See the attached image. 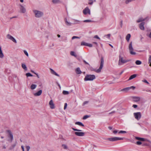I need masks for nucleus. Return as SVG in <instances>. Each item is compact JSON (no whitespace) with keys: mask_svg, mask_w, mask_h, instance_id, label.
I'll list each match as a JSON object with an SVG mask.
<instances>
[{"mask_svg":"<svg viewBox=\"0 0 151 151\" xmlns=\"http://www.w3.org/2000/svg\"><path fill=\"white\" fill-rule=\"evenodd\" d=\"M22 68L24 70H27V67L26 65L24 63H22Z\"/></svg>","mask_w":151,"mask_h":151,"instance_id":"c85d7f7f","label":"nucleus"},{"mask_svg":"<svg viewBox=\"0 0 151 151\" xmlns=\"http://www.w3.org/2000/svg\"><path fill=\"white\" fill-rule=\"evenodd\" d=\"M145 19H144L142 17H140L137 20V23H139L140 22L145 21Z\"/></svg>","mask_w":151,"mask_h":151,"instance_id":"412c9836","label":"nucleus"},{"mask_svg":"<svg viewBox=\"0 0 151 151\" xmlns=\"http://www.w3.org/2000/svg\"><path fill=\"white\" fill-rule=\"evenodd\" d=\"M115 112V111H112V112L109 113V114H112L114 113Z\"/></svg>","mask_w":151,"mask_h":151,"instance_id":"052dcab7","label":"nucleus"},{"mask_svg":"<svg viewBox=\"0 0 151 151\" xmlns=\"http://www.w3.org/2000/svg\"><path fill=\"white\" fill-rule=\"evenodd\" d=\"M42 91L41 90H39L36 93L33 94L35 96H40L42 93Z\"/></svg>","mask_w":151,"mask_h":151,"instance_id":"4468645a","label":"nucleus"},{"mask_svg":"<svg viewBox=\"0 0 151 151\" xmlns=\"http://www.w3.org/2000/svg\"><path fill=\"white\" fill-rule=\"evenodd\" d=\"M49 104L50 106V108L51 109H53L55 108L54 105L52 100L50 101Z\"/></svg>","mask_w":151,"mask_h":151,"instance_id":"dca6fc26","label":"nucleus"},{"mask_svg":"<svg viewBox=\"0 0 151 151\" xmlns=\"http://www.w3.org/2000/svg\"><path fill=\"white\" fill-rule=\"evenodd\" d=\"M4 57V54L3 53L1 49V47L0 46V58H2Z\"/></svg>","mask_w":151,"mask_h":151,"instance_id":"cd10ccee","label":"nucleus"},{"mask_svg":"<svg viewBox=\"0 0 151 151\" xmlns=\"http://www.w3.org/2000/svg\"><path fill=\"white\" fill-rule=\"evenodd\" d=\"M88 101H85L83 102V106L85 105L86 104L88 103Z\"/></svg>","mask_w":151,"mask_h":151,"instance_id":"3c124183","label":"nucleus"},{"mask_svg":"<svg viewBox=\"0 0 151 151\" xmlns=\"http://www.w3.org/2000/svg\"><path fill=\"white\" fill-rule=\"evenodd\" d=\"M73 20L74 21L73 23V24H79L81 22V21L78 20L73 19Z\"/></svg>","mask_w":151,"mask_h":151,"instance_id":"4be33fe9","label":"nucleus"},{"mask_svg":"<svg viewBox=\"0 0 151 151\" xmlns=\"http://www.w3.org/2000/svg\"><path fill=\"white\" fill-rule=\"evenodd\" d=\"M72 129L74 131H78V132H75V134L77 136L79 137H82L85 135V133L83 132H80L81 131V130L76 129L74 128H72Z\"/></svg>","mask_w":151,"mask_h":151,"instance_id":"20e7f679","label":"nucleus"},{"mask_svg":"<svg viewBox=\"0 0 151 151\" xmlns=\"http://www.w3.org/2000/svg\"><path fill=\"white\" fill-rule=\"evenodd\" d=\"M94 38H96V39H99V40H100V38L98 37V36L97 35H95L94 37Z\"/></svg>","mask_w":151,"mask_h":151,"instance_id":"603ef678","label":"nucleus"},{"mask_svg":"<svg viewBox=\"0 0 151 151\" xmlns=\"http://www.w3.org/2000/svg\"><path fill=\"white\" fill-rule=\"evenodd\" d=\"M6 37L7 38L12 40L15 43H17V42L16 39L10 34L7 35H6Z\"/></svg>","mask_w":151,"mask_h":151,"instance_id":"9b49d317","label":"nucleus"},{"mask_svg":"<svg viewBox=\"0 0 151 151\" xmlns=\"http://www.w3.org/2000/svg\"><path fill=\"white\" fill-rule=\"evenodd\" d=\"M67 104L66 103H65L64 104V109H65L67 108Z\"/></svg>","mask_w":151,"mask_h":151,"instance_id":"864d4df0","label":"nucleus"},{"mask_svg":"<svg viewBox=\"0 0 151 151\" xmlns=\"http://www.w3.org/2000/svg\"><path fill=\"white\" fill-rule=\"evenodd\" d=\"M141 137H135V139H136L137 140H140Z\"/></svg>","mask_w":151,"mask_h":151,"instance_id":"5fc2aeb1","label":"nucleus"},{"mask_svg":"<svg viewBox=\"0 0 151 151\" xmlns=\"http://www.w3.org/2000/svg\"><path fill=\"white\" fill-rule=\"evenodd\" d=\"M104 64V60L103 58V57H101V63H100V65L99 68L97 70L94 69L93 70L95 71L97 73H99L100 72L101 69H102Z\"/></svg>","mask_w":151,"mask_h":151,"instance_id":"39448f33","label":"nucleus"},{"mask_svg":"<svg viewBox=\"0 0 151 151\" xmlns=\"http://www.w3.org/2000/svg\"><path fill=\"white\" fill-rule=\"evenodd\" d=\"M126 133H127V132L126 131H122V130H121L119 132V134Z\"/></svg>","mask_w":151,"mask_h":151,"instance_id":"58836bf2","label":"nucleus"},{"mask_svg":"<svg viewBox=\"0 0 151 151\" xmlns=\"http://www.w3.org/2000/svg\"><path fill=\"white\" fill-rule=\"evenodd\" d=\"M30 149V147L29 146H26V149L27 150V151H29Z\"/></svg>","mask_w":151,"mask_h":151,"instance_id":"49530a36","label":"nucleus"},{"mask_svg":"<svg viewBox=\"0 0 151 151\" xmlns=\"http://www.w3.org/2000/svg\"><path fill=\"white\" fill-rule=\"evenodd\" d=\"M111 36V35L110 34H108L106 35H105L104 36V37H106L108 39H109Z\"/></svg>","mask_w":151,"mask_h":151,"instance_id":"c9c22d12","label":"nucleus"},{"mask_svg":"<svg viewBox=\"0 0 151 151\" xmlns=\"http://www.w3.org/2000/svg\"><path fill=\"white\" fill-rule=\"evenodd\" d=\"M65 21L66 24L68 26H70L72 24V23L68 22L66 18L65 19Z\"/></svg>","mask_w":151,"mask_h":151,"instance_id":"a211bd4d","label":"nucleus"},{"mask_svg":"<svg viewBox=\"0 0 151 151\" xmlns=\"http://www.w3.org/2000/svg\"><path fill=\"white\" fill-rule=\"evenodd\" d=\"M134 115L135 118L137 120H139L141 117V113L140 112L134 113Z\"/></svg>","mask_w":151,"mask_h":151,"instance_id":"9d476101","label":"nucleus"},{"mask_svg":"<svg viewBox=\"0 0 151 151\" xmlns=\"http://www.w3.org/2000/svg\"><path fill=\"white\" fill-rule=\"evenodd\" d=\"M83 62L85 64L89 65L88 63L86 62L85 60H83Z\"/></svg>","mask_w":151,"mask_h":151,"instance_id":"13d9d810","label":"nucleus"},{"mask_svg":"<svg viewBox=\"0 0 151 151\" xmlns=\"http://www.w3.org/2000/svg\"><path fill=\"white\" fill-rule=\"evenodd\" d=\"M79 38H80L79 37H77L76 36H73L72 38V40H73L75 39H79Z\"/></svg>","mask_w":151,"mask_h":151,"instance_id":"ea45409f","label":"nucleus"},{"mask_svg":"<svg viewBox=\"0 0 151 151\" xmlns=\"http://www.w3.org/2000/svg\"><path fill=\"white\" fill-rule=\"evenodd\" d=\"M135 88V87L134 86H132L130 87H128L124 88L122 90V91H124L125 92H127L131 89L132 88L133 90H134Z\"/></svg>","mask_w":151,"mask_h":151,"instance_id":"ddd939ff","label":"nucleus"},{"mask_svg":"<svg viewBox=\"0 0 151 151\" xmlns=\"http://www.w3.org/2000/svg\"><path fill=\"white\" fill-rule=\"evenodd\" d=\"M34 73L37 76V77L38 78H40L38 74L37 73Z\"/></svg>","mask_w":151,"mask_h":151,"instance_id":"bf43d9fd","label":"nucleus"},{"mask_svg":"<svg viewBox=\"0 0 151 151\" xmlns=\"http://www.w3.org/2000/svg\"><path fill=\"white\" fill-rule=\"evenodd\" d=\"M76 72L77 74H80L82 73L79 68H77L76 69Z\"/></svg>","mask_w":151,"mask_h":151,"instance_id":"aec40b11","label":"nucleus"},{"mask_svg":"<svg viewBox=\"0 0 151 151\" xmlns=\"http://www.w3.org/2000/svg\"><path fill=\"white\" fill-rule=\"evenodd\" d=\"M148 145V144H147L145 143H144L142 144V146H147V145Z\"/></svg>","mask_w":151,"mask_h":151,"instance_id":"680f3d73","label":"nucleus"},{"mask_svg":"<svg viewBox=\"0 0 151 151\" xmlns=\"http://www.w3.org/2000/svg\"><path fill=\"white\" fill-rule=\"evenodd\" d=\"M132 0H127L125 1V3L126 4H128L129 3L131 2Z\"/></svg>","mask_w":151,"mask_h":151,"instance_id":"c03bdc74","label":"nucleus"},{"mask_svg":"<svg viewBox=\"0 0 151 151\" xmlns=\"http://www.w3.org/2000/svg\"><path fill=\"white\" fill-rule=\"evenodd\" d=\"M118 132L117 130H114L113 131V133L114 134H116Z\"/></svg>","mask_w":151,"mask_h":151,"instance_id":"4d7b16f0","label":"nucleus"},{"mask_svg":"<svg viewBox=\"0 0 151 151\" xmlns=\"http://www.w3.org/2000/svg\"><path fill=\"white\" fill-rule=\"evenodd\" d=\"M123 139V138L113 137L107 138V140L111 142L117 141L119 140H121Z\"/></svg>","mask_w":151,"mask_h":151,"instance_id":"0eeeda50","label":"nucleus"},{"mask_svg":"<svg viewBox=\"0 0 151 151\" xmlns=\"http://www.w3.org/2000/svg\"><path fill=\"white\" fill-rule=\"evenodd\" d=\"M33 12L35 17L36 18H40L44 15L43 13L42 12L39 10H33Z\"/></svg>","mask_w":151,"mask_h":151,"instance_id":"f03ea898","label":"nucleus"},{"mask_svg":"<svg viewBox=\"0 0 151 151\" xmlns=\"http://www.w3.org/2000/svg\"><path fill=\"white\" fill-rule=\"evenodd\" d=\"M52 2L54 4H58L61 2L60 0H52Z\"/></svg>","mask_w":151,"mask_h":151,"instance_id":"5701e85b","label":"nucleus"},{"mask_svg":"<svg viewBox=\"0 0 151 151\" xmlns=\"http://www.w3.org/2000/svg\"><path fill=\"white\" fill-rule=\"evenodd\" d=\"M70 54L71 55L73 56L76 57H77V55L75 53V52L74 51H71L70 52Z\"/></svg>","mask_w":151,"mask_h":151,"instance_id":"7c9ffc66","label":"nucleus"},{"mask_svg":"<svg viewBox=\"0 0 151 151\" xmlns=\"http://www.w3.org/2000/svg\"><path fill=\"white\" fill-rule=\"evenodd\" d=\"M51 73L54 75H55L59 77V75L57 73L53 70L52 68H50Z\"/></svg>","mask_w":151,"mask_h":151,"instance_id":"f3484780","label":"nucleus"},{"mask_svg":"<svg viewBox=\"0 0 151 151\" xmlns=\"http://www.w3.org/2000/svg\"><path fill=\"white\" fill-rule=\"evenodd\" d=\"M75 124L78 125L80 126H82V127L84 126V125H83V124L81 122H76Z\"/></svg>","mask_w":151,"mask_h":151,"instance_id":"b1692460","label":"nucleus"},{"mask_svg":"<svg viewBox=\"0 0 151 151\" xmlns=\"http://www.w3.org/2000/svg\"><path fill=\"white\" fill-rule=\"evenodd\" d=\"M93 43L96 44L97 45H98V44L96 42H93Z\"/></svg>","mask_w":151,"mask_h":151,"instance_id":"338daca9","label":"nucleus"},{"mask_svg":"<svg viewBox=\"0 0 151 151\" xmlns=\"http://www.w3.org/2000/svg\"><path fill=\"white\" fill-rule=\"evenodd\" d=\"M6 132L8 134V137L9 139L8 141L12 142L13 139V136L11 131L10 130H7Z\"/></svg>","mask_w":151,"mask_h":151,"instance_id":"423d86ee","label":"nucleus"},{"mask_svg":"<svg viewBox=\"0 0 151 151\" xmlns=\"http://www.w3.org/2000/svg\"><path fill=\"white\" fill-rule=\"evenodd\" d=\"M131 37V35L130 34H128L126 36V39L127 42L129 41V39Z\"/></svg>","mask_w":151,"mask_h":151,"instance_id":"393cba45","label":"nucleus"},{"mask_svg":"<svg viewBox=\"0 0 151 151\" xmlns=\"http://www.w3.org/2000/svg\"><path fill=\"white\" fill-rule=\"evenodd\" d=\"M37 85L36 84H32L30 88L32 90H34L37 87Z\"/></svg>","mask_w":151,"mask_h":151,"instance_id":"bb28decb","label":"nucleus"},{"mask_svg":"<svg viewBox=\"0 0 151 151\" xmlns=\"http://www.w3.org/2000/svg\"><path fill=\"white\" fill-rule=\"evenodd\" d=\"M88 45V43L86 42H82L81 43V45L82 46L84 45L87 46Z\"/></svg>","mask_w":151,"mask_h":151,"instance_id":"473e14b6","label":"nucleus"},{"mask_svg":"<svg viewBox=\"0 0 151 151\" xmlns=\"http://www.w3.org/2000/svg\"><path fill=\"white\" fill-rule=\"evenodd\" d=\"M132 107L134 108H136L137 107V106L136 104H133V105Z\"/></svg>","mask_w":151,"mask_h":151,"instance_id":"6e6d98bb","label":"nucleus"},{"mask_svg":"<svg viewBox=\"0 0 151 151\" xmlns=\"http://www.w3.org/2000/svg\"><path fill=\"white\" fill-rule=\"evenodd\" d=\"M93 21L91 20H84L83 21V22H92Z\"/></svg>","mask_w":151,"mask_h":151,"instance_id":"f704fd0d","label":"nucleus"},{"mask_svg":"<svg viewBox=\"0 0 151 151\" xmlns=\"http://www.w3.org/2000/svg\"><path fill=\"white\" fill-rule=\"evenodd\" d=\"M83 13L84 15L87 14L91 15V13L90 10L89 9L88 7H86L83 11Z\"/></svg>","mask_w":151,"mask_h":151,"instance_id":"1a4fd4ad","label":"nucleus"},{"mask_svg":"<svg viewBox=\"0 0 151 151\" xmlns=\"http://www.w3.org/2000/svg\"><path fill=\"white\" fill-rule=\"evenodd\" d=\"M147 140L146 139L142 138H141L140 141H145Z\"/></svg>","mask_w":151,"mask_h":151,"instance_id":"79ce46f5","label":"nucleus"},{"mask_svg":"<svg viewBox=\"0 0 151 151\" xmlns=\"http://www.w3.org/2000/svg\"><path fill=\"white\" fill-rule=\"evenodd\" d=\"M129 49L130 54L132 55H135L136 54L135 52L133 51L134 49L132 47V42H130L129 43Z\"/></svg>","mask_w":151,"mask_h":151,"instance_id":"6e6552de","label":"nucleus"},{"mask_svg":"<svg viewBox=\"0 0 151 151\" xmlns=\"http://www.w3.org/2000/svg\"><path fill=\"white\" fill-rule=\"evenodd\" d=\"M69 92L66 91H63V93L64 95H68L69 94Z\"/></svg>","mask_w":151,"mask_h":151,"instance_id":"2f4dec72","label":"nucleus"},{"mask_svg":"<svg viewBox=\"0 0 151 151\" xmlns=\"http://www.w3.org/2000/svg\"><path fill=\"white\" fill-rule=\"evenodd\" d=\"M21 148L22 150V151H24V146H21Z\"/></svg>","mask_w":151,"mask_h":151,"instance_id":"e2e57ef3","label":"nucleus"},{"mask_svg":"<svg viewBox=\"0 0 151 151\" xmlns=\"http://www.w3.org/2000/svg\"><path fill=\"white\" fill-rule=\"evenodd\" d=\"M133 99L134 101L135 102H138L140 100V98L139 97H133Z\"/></svg>","mask_w":151,"mask_h":151,"instance_id":"6ab92c4d","label":"nucleus"},{"mask_svg":"<svg viewBox=\"0 0 151 151\" xmlns=\"http://www.w3.org/2000/svg\"><path fill=\"white\" fill-rule=\"evenodd\" d=\"M26 75L27 77L32 76H33L32 74L29 73H27L26 74Z\"/></svg>","mask_w":151,"mask_h":151,"instance_id":"4c0bfd02","label":"nucleus"},{"mask_svg":"<svg viewBox=\"0 0 151 151\" xmlns=\"http://www.w3.org/2000/svg\"><path fill=\"white\" fill-rule=\"evenodd\" d=\"M148 61H149V63H150V66H151V55H150L149 56Z\"/></svg>","mask_w":151,"mask_h":151,"instance_id":"e433bc0d","label":"nucleus"},{"mask_svg":"<svg viewBox=\"0 0 151 151\" xmlns=\"http://www.w3.org/2000/svg\"><path fill=\"white\" fill-rule=\"evenodd\" d=\"M149 37H150V38H151V32H150V34L149 35Z\"/></svg>","mask_w":151,"mask_h":151,"instance_id":"774afa93","label":"nucleus"},{"mask_svg":"<svg viewBox=\"0 0 151 151\" xmlns=\"http://www.w3.org/2000/svg\"><path fill=\"white\" fill-rule=\"evenodd\" d=\"M96 76L94 75H87L84 78L85 81H92L95 79Z\"/></svg>","mask_w":151,"mask_h":151,"instance_id":"7ed1b4c3","label":"nucleus"},{"mask_svg":"<svg viewBox=\"0 0 151 151\" xmlns=\"http://www.w3.org/2000/svg\"><path fill=\"white\" fill-rule=\"evenodd\" d=\"M89 117V116L88 115H85L83 116V119H87V118H88Z\"/></svg>","mask_w":151,"mask_h":151,"instance_id":"a19ab883","label":"nucleus"},{"mask_svg":"<svg viewBox=\"0 0 151 151\" xmlns=\"http://www.w3.org/2000/svg\"><path fill=\"white\" fill-rule=\"evenodd\" d=\"M135 63L137 65H140L141 64L142 62L139 60H137L135 62Z\"/></svg>","mask_w":151,"mask_h":151,"instance_id":"72a5a7b5","label":"nucleus"},{"mask_svg":"<svg viewBox=\"0 0 151 151\" xmlns=\"http://www.w3.org/2000/svg\"><path fill=\"white\" fill-rule=\"evenodd\" d=\"M20 1L21 2L23 3L24 1V0H20Z\"/></svg>","mask_w":151,"mask_h":151,"instance_id":"69168bd1","label":"nucleus"},{"mask_svg":"<svg viewBox=\"0 0 151 151\" xmlns=\"http://www.w3.org/2000/svg\"><path fill=\"white\" fill-rule=\"evenodd\" d=\"M24 53L25 54V55H26L27 56H28V52H27L26 50H24Z\"/></svg>","mask_w":151,"mask_h":151,"instance_id":"de8ad7c7","label":"nucleus"},{"mask_svg":"<svg viewBox=\"0 0 151 151\" xmlns=\"http://www.w3.org/2000/svg\"><path fill=\"white\" fill-rule=\"evenodd\" d=\"M136 143L137 145H139L142 144V142H141L140 141H137L136 142Z\"/></svg>","mask_w":151,"mask_h":151,"instance_id":"a18cd8bd","label":"nucleus"},{"mask_svg":"<svg viewBox=\"0 0 151 151\" xmlns=\"http://www.w3.org/2000/svg\"><path fill=\"white\" fill-rule=\"evenodd\" d=\"M87 46H88L90 47H91L93 46V45L92 44H89V43H88V45H87Z\"/></svg>","mask_w":151,"mask_h":151,"instance_id":"09e8293b","label":"nucleus"},{"mask_svg":"<svg viewBox=\"0 0 151 151\" xmlns=\"http://www.w3.org/2000/svg\"><path fill=\"white\" fill-rule=\"evenodd\" d=\"M62 146L63 147V148L65 149H67V147L65 145H63Z\"/></svg>","mask_w":151,"mask_h":151,"instance_id":"8fccbe9b","label":"nucleus"},{"mask_svg":"<svg viewBox=\"0 0 151 151\" xmlns=\"http://www.w3.org/2000/svg\"><path fill=\"white\" fill-rule=\"evenodd\" d=\"M137 76V75L136 74H133V75H131L129 78L128 80H131V79H133V78H135Z\"/></svg>","mask_w":151,"mask_h":151,"instance_id":"c756f323","label":"nucleus"},{"mask_svg":"<svg viewBox=\"0 0 151 151\" xmlns=\"http://www.w3.org/2000/svg\"><path fill=\"white\" fill-rule=\"evenodd\" d=\"M142 81L144 83H145L147 84H149V83L145 79L143 80Z\"/></svg>","mask_w":151,"mask_h":151,"instance_id":"37998d69","label":"nucleus"},{"mask_svg":"<svg viewBox=\"0 0 151 151\" xmlns=\"http://www.w3.org/2000/svg\"><path fill=\"white\" fill-rule=\"evenodd\" d=\"M96 0H88V4L92 5L93 4V2H96Z\"/></svg>","mask_w":151,"mask_h":151,"instance_id":"a878e982","label":"nucleus"},{"mask_svg":"<svg viewBox=\"0 0 151 151\" xmlns=\"http://www.w3.org/2000/svg\"><path fill=\"white\" fill-rule=\"evenodd\" d=\"M145 23L144 22H141L139 25V27L140 29L142 30H144L145 29V27L144 25Z\"/></svg>","mask_w":151,"mask_h":151,"instance_id":"2eb2a0df","label":"nucleus"},{"mask_svg":"<svg viewBox=\"0 0 151 151\" xmlns=\"http://www.w3.org/2000/svg\"><path fill=\"white\" fill-rule=\"evenodd\" d=\"M108 128L110 129V130H111L112 129V127H108Z\"/></svg>","mask_w":151,"mask_h":151,"instance_id":"0e129e2a","label":"nucleus"},{"mask_svg":"<svg viewBox=\"0 0 151 151\" xmlns=\"http://www.w3.org/2000/svg\"><path fill=\"white\" fill-rule=\"evenodd\" d=\"M19 7L21 12L24 13L26 12V9L25 7L22 4H20L19 6Z\"/></svg>","mask_w":151,"mask_h":151,"instance_id":"f8f14e48","label":"nucleus"},{"mask_svg":"<svg viewBox=\"0 0 151 151\" xmlns=\"http://www.w3.org/2000/svg\"><path fill=\"white\" fill-rule=\"evenodd\" d=\"M130 61V60L127 59L126 58L123 57L120 55L118 61V65H121Z\"/></svg>","mask_w":151,"mask_h":151,"instance_id":"f257e3e1","label":"nucleus"}]
</instances>
